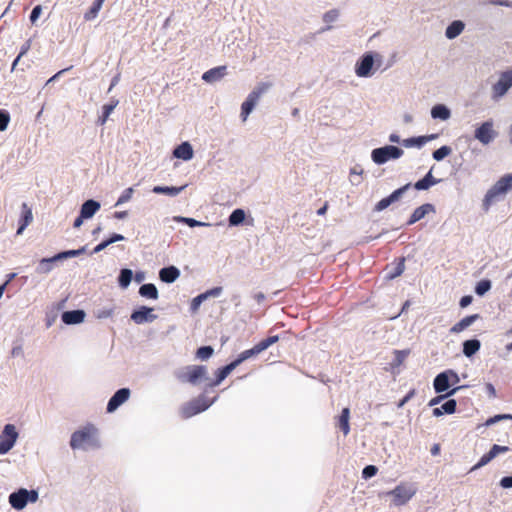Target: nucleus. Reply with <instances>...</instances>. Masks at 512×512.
<instances>
[{"label": "nucleus", "mask_w": 512, "mask_h": 512, "mask_svg": "<svg viewBox=\"0 0 512 512\" xmlns=\"http://www.w3.org/2000/svg\"><path fill=\"white\" fill-rule=\"evenodd\" d=\"M69 444L73 450L98 449L100 447L98 431L93 425H86L72 433Z\"/></svg>", "instance_id": "obj_1"}, {"label": "nucleus", "mask_w": 512, "mask_h": 512, "mask_svg": "<svg viewBox=\"0 0 512 512\" xmlns=\"http://www.w3.org/2000/svg\"><path fill=\"white\" fill-rule=\"evenodd\" d=\"M512 190V173L502 176L486 193L483 200L485 210Z\"/></svg>", "instance_id": "obj_2"}, {"label": "nucleus", "mask_w": 512, "mask_h": 512, "mask_svg": "<svg viewBox=\"0 0 512 512\" xmlns=\"http://www.w3.org/2000/svg\"><path fill=\"white\" fill-rule=\"evenodd\" d=\"M38 499L39 493L37 490L20 488L9 495L8 502L15 510H23L28 503H35Z\"/></svg>", "instance_id": "obj_3"}, {"label": "nucleus", "mask_w": 512, "mask_h": 512, "mask_svg": "<svg viewBox=\"0 0 512 512\" xmlns=\"http://www.w3.org/2000/svg\"><path fill=\"white\" fill-rule=\"evenodd\" d=\"M404 151L393 145H386L383 147L375 148L371 152V159L377 165H383L390 160H397L401 158Z\"/></svg>", "instance_id": "obj_4"}, {"label": "nucleus", "mask_w": 512, "mask_h": 512, "mask_svg": "<svg viewBox=\"0 0 512 512\" xmlns=\"http://www.w3.org/2000/svg\"><path fill=\"white\" fill-rule=\"evenodd\" d=\"M417 492V488L411 483H401L393 490L388 491L386 495L392 497V504L394 506L405 505Z\"/></svg>", "instance_id": "obj_5"}, {"label": "nucleus", "mask_w": 512, "mask_h": 512, "mask_svg": "<svg viewBox=\"0 0 512 512\" xmlns=\"http://www.w3.org/2000/svg\"><path fill=\"white\" fill-rule=\"evenodd\" d=\"M512 88V69L506 70L499 75L498 80L491 87V99L500 101Z\"/></svg>", "instance_id": "obj_6"}, {"label": "nucleus", "mask_w": 512, "mask_h": 512, "mask_svg": "<svg viewBox=\"0 0 512 512\" xmlns=\"http://www.w3.org/2000/svg\"><path fill=\"white\" fill-rule=\"evenodd\" d=\"M215 401L216 397L209 400L206 398V396L200 395L199 397L183 405L181 408V414L184 418H190L208 409Z\"/></svg>", "instance_id": "obj_7"}, {"label": "nucleus", "mask_w": 512, "mask_h": 512, "mask_svg": "<svg viewBox=\"0 0 512 512\" xmlns=\"http://www.w3.org/2000/svg\"><path fill=\"white\" fill-rule=\"evenodd\" d=\"M177 378L182 382L196 385L200 380L207 379V368L200 365L187 366L177 373Z\"/></svg>", "instance_id": "obj_8"}, {"label": "nucleus", "mask_w": 512, "mask_h": 512, "mask_svg": "<svg viewBox=\"0 0 512 512\" xmlns=\"http://www.w3.org/2000/svg\"><path fill=\"white\" fill-rule=\"evenodd\" d=\"M19 434L14 424H6L0 433V455L7 454L16 444Z\"/></svg>", "instance_id": "obj_9"}, {"label": "nucleus", "mask_w": 512, "mask_h": 512, "mask_svg": "<svg viewBox=\"0 0 512 512\" xmlns=\"http://www.w3.org/2000/svg\"><path fill=\"white\" fill-rule=\"evenodd\" d=\"M381 58L379 54L365 53L355 64V74L358 77L368 78L373 75L374 57Z\"/></svg>", "instance_id": "obj_10"}, {"label": "nucleus", "mask_w": 512, "mask_h": 512, "mask_svg": "<svg viewBox=\"0 0 512 512\" xmlns=\"http://www.w3.org/2000/svg\"><path fill=\"white\" fill-rule=\"evenodd\" d=\"M498 133L494 130L492 120L483 122L474 132V138L483 145H489L497 137Z\"/></svg>", "instance_id": "obj_11"}, {"label": "nucleus", "mask_w": 512, "mask_h": 512, "mask_svg": "<svg viewBox=\"0 0 512 512\" xmlns=\"http://www.w3.org/2000/svg\"><path fill=\"white\" fill-rule=\"evenodd\" d=\"M153 312V308L141 306L139 309L133 311L131 314V320L138 325L151 323L157 319V315Z\"/></svg>", "instance_id": "obj_12"}, {"label": "nucleus", "mask_w": 512, "mask_h": 512, "mask_svg": "<svg viewBox=\"0 0 512 512\" xmlns=\"http://www.w3.org/2000/svg\"><path fill=\"white\" fill-rule=\"evenodd\" d=\"M130 395L131 391L129 388H121L117 390L108 401L107 412L113 413L116 411L123 403L129 399Z\"/></svg>", "instance_id": "obj_13"}, {"label": "nucleus", "mask_w": 512, "mask_h": 512, "mask_svg": "<svg viewBox=\"0 0 512 512\" xmlns=\"http://www.w3.org/2000/svg\"><path fill=\"white\" fill-rule=\"evenodd\" d=\"M434 212H435L434 205H432L430 203L423 204L413 211L407 224L412 225V224L416 223L417 221L421 220L422 218H424L428 213H434Z\"/></svg>", "instance_id": "obj_14"}, {"label": "nucleus", "mask_w": 512, "mask_h": 512, "mask_svg": "<svg viewBox=\"0 0 512 512\" xmlns=\"http://www.w3.org/2000/svg\"><path fill=\"white\" fill-rule=\"evenodd\" d=\"M173 156L184 161H189L194 156L192 145L189 142H183L173 150Z\"/></svg>", "instance_id": "obj_15"}, {"label": "nucleus", "mask_w": 512, "mask_h": 512, "mask_svg": "<svg viewBox=\"0 0 512 512\" xmlns=\"http://www.w3.org/2000/svg\"><path fill=\"white\" fill-rule=\"evenodd\" d=\"M227 73L226 66L212 68L202 75V79L207 83H214L221 80Z\"/></svg>", "instance_id": "obj_16"}, {"label": "nucleus", "mask_w": 512, "mask_h": 512, "mask_svg": "<svg viewBox=\"0 0 512 512\" xmlns=\"http://www.w3.org/2000/svg\"><path fill=\"white\" fill-rule=\"evenodd\" d=\"M101 208L98 201L90 199L85 201L80 209L81 218H92Z\"/></svg>", "instance_id": "obj_17"}, {"label": "nucleus", "mask_w": 512, "mask_h": 512, "mask_svg": "<svg viewBox=\"0 0 512 512\" xmlns=\"http://www.w3.org/2000/svg\"><path fill=\"white\" fill-rule=\"evenodd\" d=\"M447 370L439 373L433 382V386L436 393H442L449 389L450 387V378Z\"/></svg>", "instance_id": "obj_18"}, {"label": "nucleus", "mask_w": 512, "mask_h": 512, "mask_svg": "<svg viewBox=\"0 0 512 512\" xmlns=\"http://www.w3.org/2000/svg\"><path fill=\"white\" fill-rule=\"evenodd\" d=\"M84 318L85 312L83 310L66 311L62 314V321L67 325L82 323Z\"/></svg>", "instance_id": "obj_19"}, {"label": "nucleus", "mask_w": 512, "mask_h": 512, "mask_svg": "<svg viewBox=\"0 0 512 512\" xmlns=\"http://www.w3.org/2000/svg\"><path fill=\"white\" fill-rule=\"evenodd\" d=\"M465 29V23L461 20H454L451 22L446 30H445V36L449 40H453L457 38Z\"/></svg>", "instance_id": "obj_20"}, {"label": "nucleus", "mask_w": 512, "mask_h": 512, "mask_svg": "<svg viewBox=\"0 0 512 512\" xmlns=\"http://www.w3.org/2000/svg\"><path fill=\"white\" fill-rule=\"evenodd\" d=\"M180 276V271L175 266L164 267L159 271L161 281L165 283H173Z\"/></svg>", "instance_id": "obj_21"}, {"label": "nucleus", "mask_w": 512, "mask_h": 512, "mask_svg": "<svg viewBox=\"0 0 512 512\" xmlns=\"http://www.w3.org/2000/svg\"><path fill=\"white\" fill-rule=\"evenodd\" d=\"M59 259H56V255L49 258H42L35 269L37 274H48L54 269V264L58 262Z\"/></svg>", "instance_id": "obj_22"}, {"label": "nucleus", "mask_w": 512, "mask_h": 512, "mask_svg": "<svg viewBox=\"0 0 512 512\" xmlns=\"http://www.w3.org/2000/svg\"><path fill=\"white\" fill-rule=\"evenodd\" d=\"M478 318H479L478 314L466 316L463 319H461L459 322L454 324L451 327L450 332L454 333V334L460 333V332L464 331L466 328H468L469 326H471Z\"/></svg>", "instance_id": "obj_23"}, {"label": "nucleus", "mask_w": 512, "mask_h": 512, "mask_svg": "<svg viewBox=\"0 0 512 512\" xmlns=\"http://www.w3.org/2000/svg\"><path fill=\"white\" fill-rule=\"evenodd\" d=\"M437 136L432 134L428 136H418V137H411L408 139H405L402 141L403 146L410 148V147H418L421 148L424 144H426L428 141L435 139Z\"/></svg>", "instance_id": "obj_24"}, {"label": "nucleus", "mask_w": 512, "mask_h": 512, "mask_svg": "<svg viewBox=\"0 0 512 512\" xmlns=\"http://www.w3.org/2000/svg\"><path fill=\"white\" fill-rule=\"evenodd\" d=\"M431 116L434 119L446 121L451 117L450 109L444 104H436L431 109Z\"/></svg>", "instance_id": "obj_25"}, {"label": "nucleus", "mask_w": 512, "mask_h": 512, "mask_svg": "<svg viewBox=\"0 0 512 512\" xmlns=\"http://www.w3.org/2000/svg\"><path fill=\"white\" fill-rule=\"evenodd\" d=\"M258 101L255 99V97L248 95L246 100L241 105V118L242 121L245 122L249 116V114L254 110L256 104Z\"/></svg>", "instance_id": "obj_26"}, {"label": "nucleus", "mask_w": 512, "mask_h": 512, "mask_svg": "<svg viewBox=\"0 0 512 512\" xmlns=\"http://www.w3.org/2000/svg\"><path fill=\"white\" fill-rule=\"evenodd\" d=\"M187 185H183L180 187H169V186H154L152 192L155 194H165L171 197H175L180 194Z\"/></svg>", "instance_id": "obj_27"}, {"label": "nucleus", "mask_w": 512, "mask_h": 512, "mask_svg": "<svg viewBox=\"0 0 512 512\" xmlns=\"http://www.w3.org/2000/svg\"><path fill=\"white\" fill-rule=\"evenodd\" d=\"M440 180L435 179L432 175V171L430 170L424 178L420 179L414 184V188L417 190H427L433 185L437 184Z\"/></svg>", "instance_id": "obj_28"}, {"label": "nucleus", "mask_w": 512, "mask_h": 512, "mask_svg": "<svg viewBox=\"0 0 512 512\" xmlns=\"http://www.w3.org/2000/svg\"><path fill=\"white\" fill-rule=\"evenodd\" d=\"M123 240H125V237L123 235L113 233L108 239L102 241L100 244L95 246L92 253H99L106 249L109 245Z\"/></svg>", "instance_id": "obj_29"}, {"label": "nucleus", "mask_w": 512, "mask_h": 512, "mask_svg": "<svg viewBox=\"0 0 512 512\" xmlns=\"http://www.w3.org/2000/svg\"><path fill=\"white\" fill-rule=\"evenodd\" d=\"M481 347V343L478 339L466 340L463 343V353L466 357H472L476 354Z\"/></svg>", "instance_id": "obj_30"}, {"label": "nucleus", "mask_w": 512, "mask_h": 512, "mask_svg": "<svg viewBox=\"0 0 512 512\" xmlns=\"http://www.w3.org/2000/svg\"><path fill=\"white\" fill-rule=\"evenodd\" d=\"M139 294L142 297L156 300L159 297L157 287L152 283L143 284L139 288Z\"/></svg>", "instance_id": "obj_31"}, {"label": "nucleus", "mask_w": 512, "mask_h": 512, "mask_svg": "<svg viewBox=\"0 0 512 512\" xmlns=\"http://www.w3.org/2000/svg\"><path fill=\"white\" fill-rule=\"evenodd\" d=\"M338 17H339V11L337 9H332V10H329L326 13H324L322 20L324 23H326L328 25L321 28L319 30V33H324L326 31L331 30L332 26L330 24L337 21Z\"/></svg>", "instance_id": "obj_32"}, {"label": "nucleus", "mask_w": 512, "mask_h": 512, "mask_svg": "<svg viewBox=\"0 0 512 512\" xmlns=\"http://www.w3.org/2000/svg\"><path fill=\"white\" fill-rule=\"evenodd\" d=\"M349 417H350L349 408H344L341 412V415L339 416V419H338V427L342 430L344 435H347L350 431Z\"/></svg>", "instance_id": "obj_33"}, {"label": "nucleus", "mask_w": 512, "mask_h": 512, "mask_svg": "<svg viewBox=\"0 0 512 512\" xmlns=\"http://www.w3.org/2000/svg\"><path fill=\"white\" fill-rule=\"evenodd\" d=\"M118 103V100H112L109 104H105L102 107V115L98 119V123L100 125H104L106 123L107 119L109 118L113 110L117 107Z\"/></svg>", "instance_id": "obj_34"}, {"label": "nucleus", "mask_w": 512, "mask_h": 512, "mask_svg": "<svg viewBox=\"0 0 512 512\" xmlns=\"http://www.w3.org/2000/svg\"><path fill=\"white\" fill-rule=\"evenodd\" d=\"M245 212L242 209H235L229 216V225L238 226L245 220Z\"/></svg>", "instance_id": "obj_35"}, {"label": "nucleus", "mask_w": 512, "mask_h": 512, "mask_svg": "<svg viewBox=\"0 0 512 512\" xmlns=\"http://www.w3.org/2000/svg\"><path fill=\"white\" fill-rule=\"evenodd\" d=\"M132 278H133L132 270H130L128 268L122 269L120 271V274L118 277L119 285L122 288H127L129 286V284L131 283Z\"/></svg>", "instance_id": "obj_36"}, {"label": "nucleus", "mask_w": 512, "mask_h": 512, "mask_svg": "<svg viewBox=\"0 0 512 512\" xmlns=\"http://www.w3.org/2000/svg\"><path fill=\"white\" fill-rule=\"evenodd\" d=\"M176 222H181L187 224L189 227H202V226H211L210 223L201 222L194 218H188V217H182V216H175L173 218Z\"/></svg>", "instance_id": "obj_37"}, {"label": "nucleus", "mask_w": 512, "mask_h": 512, "mask_svg": "<svg viewBox=\"0 0 512 512\" xmlns=\"http://www.w3.org/2000/svg\"><path fill=\"white\" fill-rule=\"evenodd\" d=\"M409 354H410L409 349L395 350L394 351V360L391 365L393 367L400 366L406 360V358L408 357Z\"/></svg>", "instance_id": "obj_38"}, {"label": "nucleus", "mask_w": 512, "mask_h": 512, "mask_svg": "<svg viewBox=\"0 0 512 512\" xmlns=\"http://www.w3.org/2000/svg\"><path fill=\"white\" fill-rule=\"evenodd\" d=\"M262 352V350L259 348V345L256 344L253 348L251 349H248V350H245L243 352H241L239 355H238V359L240 360V362H244L245 360L249 359V358H252L254 356H257L258 354H260Z\"/></svg>", "instance_id": "obj_39"}, {"label": "nucleus", "mask_w": 512, "mask_h": 512, "mask_svg": "<svg viewBox=\"0 0 512 512\" xmlns=\"http://www.w3.org/2000/svg\"><path fill=\"white\" fill-rule=\"evenodd\" d=\"M33 220V214L32 210L28 207L26 203L22 204V215L20 223L23 224V226H28Z\"/></svg>", "instance_id": "obj_40"}, {"label": "nucleus", "mask_w": 512, "mask_h": 512, "mask_svg": "<svg viewBox=\"0 0 512 512\" xmlns=\"http://www.w3.org/2000/svg\"><path fill=\"white\" fill-rule=\"evenodd\" d=\"M101 8H102V5L100 3H98L97 1H94L92 6L90 7V9L84 14V19L86 21L94 20L98 16V13L101 10Z\"/></svg>", "instance_id": "obj_41"}, {"label": "nucleus", "mask_w": 512, "mask_h": 512, "mask_svg": "<svg viewBox=\"0 0 512 512\" xmlns=\"http://www.w3.org/2000/svg\"><path fill=\"white\" fill-rule=\"evenodd\" d=\"M452 153V149L449 146H442L439 149L435 150L432 154L433 159L436 161H441Z\"/></svg>", "instance_id": "obj_42"}, {"label": "nucleus", "mask_w": 512, "mask_h": 512, "mask_svg": "<svg viewBox=\"0 0 512 512\" xmlns=\"http://www.w3.org/2000/svg\"><path fill=\"white\" fill-rule=\"evenodd\" d=\"M270 88L269 83H260L258 84L250 93V96H254L257 101H259L260 97Z\"/></svg>", "instance_id": "obj_43"}, {"label": "nucleus", "mask_w": 512, "mask_h": 512, "mask_svg": "<svg viewBox=\"0 0 512 512\" xmlns=\"http://www.w3.org/2000/svg\"><path fill=\"white\" fill-rule=\"evenodd\" d=\"M491 289V281L484 279L477 283L475 287V293L478 296H483L486 292H488Z\"/></svg>", "instance_id": "obj_44"}, {"label": "nucleus", "mask_w": 512, "mask_h": 512, "mask_svg": "<svg viewBox=\"0 0 512 512\" xmlns=\"http://www.w3.org/2000/svg\"><path fill=\"white\" fill-rule=\"evenodd\" d=\"M411 188V184L407 183L404 186L393 191L389 196L392 199V203L399 201L403 195Z\"/></svg>", "instance_id": "obj_45"}, {"label": "nucleus", "mask_w": 512, "mask_h": 512, "mask_svg": "<svg viewBox=\"0 0 512 512\" xmlns=\"http://www.w3.org/2000/svg\"><path fill=\"white\" fill-rule=\"evenodd\" d=\"M213 348L211 346H202L197 350V357L201 360H207L213 355Z\"/></svg>", "instance_id": "obj_46"}, {"label": "nucleus", "mask_w": 512, "mask_h": 512, "mask_svg": "<svg viewBox=\"0 0 512 512\" xmlns=\"http://www.w3.org/2000/svg\"><path fill=\"white\" fill-rule=\"evenodd\" d=\"M114 314V307H102L96 310L95 315L98 319H106Z\"/></svg>", "instance_id": "obj_47"}, {"label": "nucleus", "mask_w": 512, "mask_h": 512, "mask_svg": "<svg viewBox=\"0 0 512 512\" xmlns=\"http://www.w3.org/2000/svg\"><path fill=\"white\" fill-rule=\"evenodd\" d=\"M10 114L7 110L0 109V131L3 132L8 128L10 123Z\"/></svg>", "instance_id": "obj_48"}, {"label": "nucleus", "mask_w": 512, "mask_h": 512, "mask_svg": "<svg viewBox=\"0 0 512 512\" xmlns=\"http://www.w3.org/2000/svg\"><path fill=\"white\" fill-rule=\"evenodd\" d=\"M463 386H459V387H455L453 388L452 390H450L446 395H439L433 399H431L428 403L429 406H435L437 404H439L442 400H444L447 396H452L454 395L458 390L462 389Z\"/></svg>", "instance_id": "obj_49"}, {"label": "nucleus", "mask_w": 512, "mask_h": 512, "mask_svg": "<svg viewBox=\"0 0 512 512\" xmlns=\"http://www.w3.org/2000/svg\"><path fill=\"white\" fill-rule=\"evenodd\" d=\"M133 193H134V189L132 187L126 188L122 192L120 197L118 198V200H117L115 205L119 206V205H122V204L128 202L132 198Z\"/></svg>", "instance_id": "obj_50"}, {"label": "nucleus", "mask_w": 512, "mask_h": 512, "mask_svg": "<svg viewBox=\"0 0 512 512\" xmlns=\"http://www.w3.org/2000/svg\"><path fill=\"white\" fill-rule=\"evenodd\" d=\"M456 406H457L456 400L449 399L445 403H443L440 407H441L443 413L452 414L455 412Z\"/></svg>", "instance_id": "obj_51"}, {"label": "nucleus", "mask_w": 512, "mask_h": 512, "mask_svg": "<svg viewBox=\"0 0 512 512\" xmlns=\"http://www.w3.org/2000/svg\"><path fill=\"white\" fill-rule=\"evenodd\" d=\"M392 204L393 203H392L391 197L387 196V197L381 199L379 202H377V204L374 206V211L381 212V211L385 210L386 208H388Z\"/></svg>", "instance_id": "obj_52"}, {"label": "nucleus", "mask_w": 512, "mask_h": 512, "mask_svg": "<svg viewBox=\"0 0 512 512\" xmlns=\"http://www.w3.org/2000/svg\"><path fill=\"white\" fill-rule=\"evenodd\" d=\"M279 340V337L277 335L275 336H270L268 337L267 339H264L262 341H260L258 343L259 345V348L263 351H265L266 349H268L271 345L275 344L276 342H278Z\"/></svg>", "instance_id": "obj_53"}, {"label": "nucleus", "mask_w": 512, "mask_h": 512, "mask_svg": "<svg viewBox=\"0 0 512 512\" xmlns=\"http://www.w3.org/2000/svg\"><path fill=\"white\" fill-rule=\"evenodd\" d=\"M494 457L492 456V454L490 452L484 454L480 460L478 461L477 464H475L472 468H471V471H475L483 466H485L486 464H488L491 460H493Z\"/></svg>", "instance_id": "obj_54"}, {"label": "nucleus", "mask_w": 512, "mask_h": 512, "mask_svg": "<svg viewBox=\"0 0 512 512\" xmlns=\"http://www.w3.org/2000/svg\"><path fill=\"white\" fill-rule=\"evenodd\" d=\"M76 256H79V251H77V249L76 250H67V251H62V252L56 254V259H59V261H62V260L68 259V258L76 257Z\"/></svg>", "instance_id": "obj_55"}, {"label": "nucleus", "mask_w": 512, "mask_h": 512, "mask_svg": "<svg viewBox=\"0 0 512 512\" xmlns=\"http://www.w3.org/2000/svg\"><path fill=\"white\" fill-rule=\"evenodd\" d=\"M205 300H206V296L203 293L196 296L195 298H193L191 305H190L192 312H196L199 309L202 302Z\"/></svg>", "instance_id": "obj_56"}, {"label": "nucleus", "mask_w": 512, "mask_h": 512, "mask_svg": "<svg viewBox=\"0 0 512 512\" xmlns=\"http://www.w3.org/2000/svg\"><path fill=\"white\" fill-rule=\"evenodd\" d=\"M377 467L374 465H368L366 466L362 471V477L364 479H369L377 474Z\"/></svg>", "instance_id": "obj_57"}, {"label": "nucleus", "mask_w": 512, "mask_h": 512, "mask_svg": "<svg viewBox=\"0 0 512 512\" xmlns=\"http://www.w3.org/2000/svg\"><path fill=\"white\" fill-rule=\"evenodd\" d=\"M363 173V169H361L359 166H354L350 170V181L353 185H358L360 183L359 179H355L354 176H360Z\"/></svg>", "instance_id": "obj_58"}, {"label": "nucleus", "mask_w": 512, "mask_h": 512, "mask_svg": "<svg viewBox=\"0 0 512 512\" xmlns=\"http://www.w3.org/2000/svg\"><path fill=\"white\" fill-rule=\"evenodd\" d=\"M229 374L227 373V371L223 368L219 369L217 371V377H216V380L212 383L209 384V386L213 387V386H217L219 385Z\"/></svg>", "instance_id": "obj_59"}, {"label": "nucleus", "mask_w": 512, "mask_h": 512, "mask_svg": "<svg viewBox=\"0 0 512 512\" xmlns=\"http://www.w3.org/2000/svg\"><path fill=\"white\" fill-rule=\"evenodd\" d=\"M509 450V448L507 446H500V445H497V444H494L491 449H490V453L492 454V456L495 458L497 457L499 454L501 453H505Z\"/></svg>", "instance_id": "obj_60"}, {"label": "nucleus", "mask_w": 512, "mask_h": 512, "mask_svg": "<svg viewBox=\"0 0 512 512\" xmlns=\"http://www.w3.org/2000/svg\"><path fill=\"white\" fill-rule=\"evenodd\" d=\"M405 269L404 259H401V261L397 264L395 271L389 276V278L393 279L397 276H400Z\"/></svg>", "instance_id": "obj_61"}, {"label": "nucleus", "mask_w": 512, "mask_h": 512, "mask_svg": "<svg viewBox=\"0 0 512 512\" xmlns=\"http://www.w3.org/2000/svg\"><path fill=\"white\" fill-rule=\"evenodd\" d=\"M222 293V287H214L210 290H207L203 294L206 296V300L210 297H218Z\"/></svg>", "instance_id": "obj_62"}, {"label": "nucleus", "mask_w": 512, "mask_h": 512, "mask_svg": "<svg viewBox=\"0 0 512 512\" xmlns=\"http://www.w3.org/2000/svg\"><path fill=\"white\" fill-rule=\"evenodd\" d=\"M41 12H42V7L40 5L35 6L30 14V21L32 23H35L36 20L39 18Z\"/></svg>", "instance_id": "obj_63"}, {"label": "nucleus", "mask_w": 512, "mask_h": 512, "mask_svg": "<svg viewBox=\"0 0 512 512\" xmlns=\"http://www.w3.org/2000/svg\"><path fill=\"white\" fill-rule=\"evenodd\" d=\"M500 486L505 489L512 488V476L503 477L500 480Z\"/></svg>", "instance_id": "obj_64"}]
</instances>
